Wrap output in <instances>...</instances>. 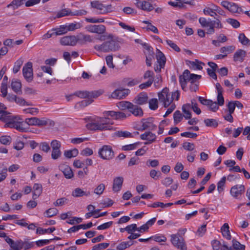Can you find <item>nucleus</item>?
<instances>
[{"instance_id":"obj_20","label":"nucleus","mask_w":250,"mask_h":250,"mask_svg":"<svg viewBox=\"0 0 250 250\" xmlns=\"http://www.w3.org/2000/svg\"><path fill=\"white\" fill-rule=\"evenodd\" d=\"M5 240L13 250H21L20 240L15 242L12 239L8 237H6Z\"/></svg>"},{"instance_id":"obj_51","label":"nucleus","mask_w":250,"mask_h":250,"mask_svg":"<svg viewBox=\"0 0 250 250\" xmlns=\"http://www.w3.org/2000/svg\"><path fill=\"white\" fill-rule=\"evenodd\" d=\"M11 138L9 136H2L0 137V142L4 145H8L11 142Z\"/></svg>"},{"instance_id":"obj_11","label":"nucleus","mask_w":250,"mask_h":250,"mask_svg":"<svg viewBox=\"0 0 250 250\" xmlns=\"http://www.w3.org/2000/svg\"><path fill=\"white\" fill-rule=\"evenodd\" d=\"M86 30L92 33L98 34H103L105 32V27L102 24L99 25H89L85 27Z\"/></svg>"},{"instance_id":"obj_44","label":"nucleus","mask_w":250,"mask_h":250,"mask_svg":"<svg viewBox=\"0 0 250 250\" xmlns=\"http://www.w3.org/2000/svg\"><path fill=\"white\" fill-rule=\"evenodd\" d=\"M105 189V185L104 184H99L94 190V193L98 195H102Z\"/></svg>"},{"instance_id":"obj_13","label":"nucleus","mask_w":250,"mask_h":250,"mask_svg":"<svg viewBox=\"0 0 250 250\" xmlns=\"http://www.w3.org/2000/svg\"><path fill=\"white\" fill-rule=\"evenodd\" d=\"M77 42V38L74 36H65L60 40V43L63 45L74 46L76 44Z\"/></svg>"},{"instance_id":"obj_47","label":"nucleus","mask_w":250,"mask_h":250,"mask_svg":"<svg viewBox=\"0 0 250 250\" xmlns=\"http://www.w3.org/2000/svg\"><path fill=\"white\" fill-rule=\"evenodd\" d=\"M17 104H19L20 105H27V106H31L32 105V104L31 103H28L25 101V100L21 97H16L15 101Z\"/></svg>"},{"instance_id":"obj_10","label":"nucleus","mask_w":250,"mask_h":250,"mask_svg":"<svg viewBox=\"0 0 250 250\" xmlns=\"http://www.w3.org/2000/svg\"><path fill=\"white\" fill-rule=\"evenodd\" d=\"M245 190V188L244 185H236L231 188L230 193L232 196L237 199L244 193Z\"/></svg>"},{"instance_id":"obj_16","label":"nucleus","mask_w":250,"mask_h":250,"mask_svg":"<svg viewBox=\"0 0 250 250\" xmlns=\"http://www.w3.org/2000/svg\"><path fill=\"white\" fill-rule=\"evenodd\" d=\"M55 125V123L53 121H52L46 118H41L37 119V125L38 126H45L49 125L53 126Z\"/></svg>"},{"instance_id":"obj_2","label":"nucleus","mask_w":250,"mask_h":250,"mask_svg":"<svg viewBox=\"0 0 250 250\" xmlns=\"http://www.w3.org/2000/svg\"><path fill=\"white\" fill-rule=\"evenodd\" d=\"M199 22L202 27H208L207 29V34H213L215 32V28L221 29L223 27L219 17L213 21H208L205 18L202 17L199 18Z\"/></svg>"},{"instance_id":"obj_40","label":"nucleus","mask_w":250,"mask_h":250,"mask_svg":"<svg viewBox=\"0 0 250 250\" xmlns=\"http://www.w3.org/2000/svg\"><path fill=\"white\" fill-rule=\"evenodd\" d=\"M72 11L69 9H63L58 12L57 18H59L65 16H71Z\"/></svg>"},{"instance_id":"obj_45","label":"nucleus","mask_w":250,"mask_h":250,"mask_svg":"<svg viewBox=\"0 0 250 250\" xmlns=\"http://www.w3.org/2000/svg\"><path fill=\"white\" fill-rule=\"evenodd\" d=\"M238 39L239 42L243 45H248L250 43V40L246 37L244 33L240 34Z\"/></svg>"},{"instance_id":"obj_14","label":"nucleus","mask_w":250,"mask_h":250,"mask_svg":"<svg viewBox=\"0 0 250 250\" xmlns=\"http://www.w3.org/2000/svg\"><path fill=\"white\" fill-rule=\"evenodd\" d=\"M148 96L146 93L142 92L138 94L134 99V103L137 104L142 105L147 103Z\"/></svg>"},{"instance_id":"obj_17","label":"nucleus","mask_w":250,"mask_h":250,"mask_svg":"<svg viewBox=\"0 0 250 250\" xmlns=\"http://www.w3.org/2000/svg\"><path fill=\"white\" fill-rule=\"evenodd\" d=\"M189 74V71L187 69L184 71L183 75L179 77V82L183 89H184L187 85V81H188Z\"/></svg>"},{"instance_id":"obj_60","label":"nucleus","mask_w":250,"mask_h":250,"mask_svg":"<svg viewBox=\"0 0 250 250\" xmlns=\"http://www.w3.org/2000/svg\"><path fill=\"white\" fill-rule=\"evenodd\" d=\"M37 117H32L30 118H26L25 120V124L28 125H37Z\"/></svg>"},{"instance_id":"obj_23","label":"nucleus","mask_w":250,"mask_h":250,"mask_svg":"<svg viewBox=\"0 0 250 250\" xmlns=\"http://www.w3.org/2000/svg\"><path fill=\"white\" fill-rule=\"evenodd\" d=\"M156 59L157 62L159 64V66L161 67H164L166 63V59L164 54L158 49H157Z\"/></svg>"},{"instance_id":"obj_7","label":"nucleus","mask_w":250,"mask_h":250,"mask_svg":"<svg viewBox=\"0 0 250 250\" xmlns=\"http://www.w3.org/2000/svg\"><path fill=\"white\" fill-rule=\"evenodd\" d=\"M91 5L93 8L99 10L100 14H105L113 11L111 4L105 5L99 1H91Z\"/></svg>"},{"instance_id":"obj_56","label":"nucleus","mask_w":250,"mask_h":250,"mask_svg":"<svg viewBox=\"0 0 250 250\" xmlns=\"http://www.w3.org/2000/svg\"><path fill=\"white\" fill-rule=\"evenodd\" d=\"M58 212V210L57 208H53L47 209L45 213L47 217H51L54 215H56Z\"/></svg>"},{"instance_id":"obj_31","label":"nucleus","mask_w":250,"mask_h":250,"mask_svg":"<svg viewBox=\"0 0 250 250\" xmlns=\"http://www.w3.org/2000/svg\"><path fill=\"white\" fill-rule=\"evenodd\" d=\"M67 25H62L57 29H52V31H54L55 36L61 35L67 33L68 31Z\"/></svg>"},{"instance_id":"obj_50","label":"nucleus","mask_w":250,"mask_h":250,"mask_svg":"<svg viewBox=\"0 0 250 250\" xmlns=\"http://www.w3.org/2000/svg\"><path fill=\"white\" fill-rule=\"evenodd\" d=\"M183 117V115H182L180 111L176 110L173 114L174 123L178 124L182 120Z\"/></svg>"},{"instance_id":"obj_28","label":"nucleus","mask_w":250,"mask_h":250,"mask_svg":"<svg viewBox=\"0 0 250 250\" xmlns=\"http://www.w3.org/2000/svg\"><path fill=\"white\" fill-rule=\"evenodd\" d=\"M191 109L190 104H184L182 106V111L184 113L183 116L186 119H189L191 118V113L190 111Z\"/></svg>"},{"instance_id":"obj_49","label":"nucleus","mask_w":250,"mask_h":250,"mask_svg":"<svg viewBox=\"0 0 250 250\" xmlns=\"http://www.w3.org/2000/svg\"><path fill=\"white\" fill-rule=\"evenodd\" d=\"M0 114H1L0 120L6 123L11 119V116L9 113H7L3 110H2V112Z\"/></svg>"},{"instance_id":"obj_41","label":"nucleus","mask_w":250,"mask_h":250,"mask_svg":"<svg viewBox=\"0 0 250 250\" xmlns=\"http://www.w3.org/2000/svg\"><path fill=\"white\" fill-rule=\"evenodd\" d=\"M235 49V47L230 45L228 46L222 47L220 48V51L223 54H226L227 55L228 53H229L233 51Z\"/></svg>"},{"instance_id":"obj_61","label":"nucleus","mask_w":250,"mask_h":250,"mask_svg":"<svg viewBox=\"0 0 250 250\" xmlns=\"http://www.w3.org/2000/svg\"><path fill=\"white\" fill-rule=\"evenodd\" d=\"M161 173L160 171H157L155 169H152L150 171V176L154 180H157L161 176Z\"/></svg>"},{"instance_id":"obj_29","label":"nucleus","mask_w":250,"mask_h":250,"mask_svg":"<svg viewBox=\"0 0 250 250\" xmlns=\"http://www.w3.org/2000/svg\"><path fill=\"white\" fill-rule=\"evenodd\" d=\"M156 127V126L153 125L150 120H147L142 122L141 130H145L147 129L154 130Z\"/></svg>"},{"instance_id":"obj_12","label":"nucleus","mask_w":250,"mask_h":250,"mask_svg":"<svg viewBox=\"0 0 250 250\" xmlns=\"http://www.w3.org/2000/svg\"><path fill=\"white\" fill-rule=\"evenodd\" d=\"M103 92L104 91L101 89L88 91V100L82 101V104L85 106H86L90 104L93 102V100L91 99L97 98V97L101 95L103 93Z\"/></svg>"},{"instance_id":"obj_59","label":"nucleus","mask_w":250,"mask_h":250,"mask_svg":"<svg viewBox=\"0 0 250 250\" xmlns=\"http://www.w3.org/2000/svg\"><path fill=\"white\" fill-rule=\"evenodd\" d=\"M23 111L26 113H29L32 115H36L39 113V109L37 108H28L23 109Z\"/></svg>"},{"instance_id":"obj_19","label":"nucleus","mask_w":250,"mask_h":250,"mask_svg":"<svg viewBox=\"0 0 250 250\" xmlns=\"http://www.w3.org/2000/svg\"><path fill=\"white\" fill-rule=\"evenodd\" d=\"M33 193L32 198L34 200L38 198L42 191V186L40 184H35L33 186Z\"/></svg>"},{"instance_id":"obj_53","label":"nucleus","mask_w":250,"mask_h":250,"mask_svg":"<svg viewBox=\"0 0 250 250\" xmlns=\"http://www.w3.org/2000/svg\"><path fill=\"white\" fill-rule=\"evenodd\" d=\"M191 108L193 111L195 112L197 114L199 115L201 113V111L197 106V104L196 103L195 100H192L191 101Z\"/></svg>"},{"instance_id":"obj_25","label":"nucleus","mask_w":250,"mask_h":250,"mask_svg":"<svg viewBox=\"0 0 250 250\" xmlns=\"http://www.w3.org/2000/svg\"><path fill=\"white\" fill-rule=\"evenodd\" d=\"M246 52L245 51L239 49L237 50L234 54L233 59L235 62H243L246 56Z\"/></svg>"},{"instance_id":"obj_42","label":"nucleus","mask_w":250,"mask_h":250,"mask_svg":"<svg viewBox=\"0 0 250 250\" xmlns=\"http://www.w3.org/2000/svg\"><path fill=\"white\" fill-rule=\"evenodd\" d=\"M25 124L23 122H17L15 128L21 132H25L27 128L24 127Z\"/></svg>"},{"instance_id":"obj_36","label":"nucleus","mask_w":250,"mask_h":250,"mask_svg":"<svg viewBox=\"0 0 250 250\" xmlns=\"http://www.w3.org/2000/svg\"><path fill=\"white\" fill-rule=\"evenodd\" d=\"M226 181V177H223L217 183V190L219 193H221L224 189V187Z\"/></svg>"},{"instance_id":"obj_6","label":"nucleus","mask_w":250,"mask_h":250,"mask_svg":"<svg viewBox=\"0 0 250 250\" xmlns=\"http://www.w3.org/2000/svg\"><path fill=\"white\" fill-rule=\"evenodd\" d=\"M98 153L101 158L106 160L112 159L114 155L112 147L106 145L99 150Z\"/></svg>"},{"instance_id":"obj_34","label":"nucleus","mask_w":250,"mask_h":250,"mask_svg":"<svg viewBox=\"0 0 250 250\" xmlns=\"http://www.w3.org/2000/svg\"><path fill=\"white\" fill-rule=\"evenodd\" d=\"M204 122L208 127H216L218 125V122L214 119H207L204 120Z\"/></svg>"},{"instance_id":"obj_55","label":"nucleus","mask_w":250,"mask_h":250,"mask_svg":"<svg viewBox=\"0 0 250 250\" xmlns=\"http://www.w3.org/2000/svg\"><path fill=\"white\" fill-rule=\"evenodd\" d=\"M21 250L24 249V250H27L32 248L33 244L31 242L27 241H22L20 240Z\"/></svg>"},{"instance_id":"obj_26","label":"nucleus","mask_w":250,"mask_h":250,"mask_svg":"<svg viewBox=\"0 0 250 250\" xmlns=\"http://www.w3.org/2000/svg\"><path fill=\"white\" fill-rule=\"evenodd\" d=\"M140 138L143 140L156 141V135L151 132H146L140 135Z\"/></svg>"},{"instance_id":"obj_5","label":"nucleus","mask_w":250,"mask_h":250,"mask_svg":"<svg viewBox=\"0 0 250 250\" xmlns=\"http://www.w3.org/2000/svg\"><path fill=\"white\" fill-rule=\"evenodd\" d=\"M120 106L123 108H126L136 116H143V112L142 108L137 105L132 104L128 102H123L120 103Z\"/></svg>"},{"instance_id":"obj_48","label":"nucleus","mask_w":250,"mask_h":250,"mask_svg":"<svg viewBox=\"0 0 250 250\" xmlns=\"http://www.w3.org/2000/svg\"><path fill=\"white\" fill-rule=\"evenodd\" d=\"M203 12L206 15H209L211 17H215L217 16L216 10H213L210 7H207L203 10Z\"/></svg>"},{"instance_id":"obj_37","label":"nucleus","mask_w":250,"mask_h":250,"mask_svg":"<svg viewBox=\"0 0 250 250\" xmlns=\"http://www.w3.org/2000/svg\"><path fill=\"white\" fill-rule=\"evenodd\" d=\"M23 62L22 59H20L18 60L14 63V65L13 68V72L14 73L16 74L20 70L21 65H22Z\"/></svg>"},{"instance_id":"obj_52","label":"nucleus","mask_w":250,"mask_h":250,"mask_svg":"<svg viewBox=\"0 0 250 250\" xmlns=\"http://www.w3.org/2000/svg\"><path fill=\"white\" fill-rule=\"evenodd\" d=\"M68 31H74L76 29H79L82 27L81 23L79 22H74L67 25Z\"/></svg>"},{"instance_id":"obj_63","label":"nucleus","mask_w":250,"mask_h":250,"mask_svg":"<svg viewBox=\"0 0 250 250\" xmlns=\"http://www.w3.org/2000/svg\"><path fill=\"white\" fill-rule=\"evenodd\" d=\"M227 22L231 24L234 28H238L240 26L239 22L233 19L229 18L227 19Z\"/></svg>"},{"instance_id":"obj_62","label":"nucleus","mask_w":250,"mask_h":250,"mask_svg":"<svg viewBox=\"0 0 250 250\" xmlns=\"http://www.w3.org/2000/svg\"><path fill=\"white\" fill-rule=\"evenodd\" d=\"M149 107L152 110H156L158 108V101L156 99H152L149 101Z\"/></svg>"},{"instance_id":"obj_33","label":"nucleus","mask_w":250,"mask_h":250,"mask_svg":"<svg viewBox=\"0 0 250 250\" xmlns=\"http://www.w3.org/2000/svg\"><path fill=\"white\" fill-rule=\"evenodd\" d=\"M79 153L78 150L74 148L72 150H66L64 152V155L67 158H71L76 157Z\"/></svg>"},{"instance_id":"obj_38","label":"nucleus","mask_w":250,"mask_h":250,"mask_svg":"<svg viewBox=\"0 0 250 250\" xmlns=\"http://www.w3.org/2000/svg\"><path fill=\"white\" fill-rule=\"evenodd\" d=\"M116 135L119 137L132 138V133L127 131H118L115 133Z\"/></svg>"},{"instance_id":"obj_43","label":"nucleus","mask_w":250,"mask_h":250,"mask_svg":"<svg viewBox=\"0 0 250 250\" xmlns=\"http://www.w3.org/2000/svg\"><path fill=\"white\" fill-rule=\"evenodd\" d=\"M133 245L131 242H122L117 246L118 250H124Z\"/></svg>"},{"instance_id":"obj_21","label":"nucleus","mask_w":250,"mask_h":250,"mask_svg":"<svg viewBox=\"0 0 250 250\" xmlns=\"http://www.w3.org/2000/svg\"><path fill=\"white\" fill-rule=\"evenodd\" d=\"M127 94L125 93V90L116 89L111 94V97L114 99H123Z\"/></svg>"},{"instance_id":"obj_46","label":"nucleus","mask_w":250,"mask_h":250,"mask_svg":"<svg viewBox=\"0 0 250 250\" xmlns=\"http://www.w3.org/2000/svg\"><path fill=\"white\" fill-rule=\"evenodd\" d=\"M184 239L183 238H180L179 234H172L171 235V242L172 245L175 247L177 245L181 240Z\"/></svg>"},{"instance_id":"obj_58","label":"nucleus","mask_w":250,"mask_h":250,"mask_svg":"<svg viewBox=\"0 0 250 250\" xmlns=\"http://www.w3.org/2000/svg\"><path fill=\"white\" fill-rule=\"evenodd\" d=\"M139 143H136L132 144L127 145L125 146H124L122 147V149L124 151H127L133 150L136 148L137 146L139 145Z\"/></svg>"},{"instance_id":"obj_30","label":"nucleus","mask_w":250,"mask_h":250,"mask_svg":"<svg viewBox=\"0 0 250 250\" xmlns=\"http://www.w3.org/2000/svg\"><path fill=\"white\" fill-rule=\"evenodd\" d=\"M21 84L18 80H13L11 83V88L16 93L21 91Z\"/></svg>"},{"instance_id":"obj_27","label":"nucleus","mask_w":250,"mask_h":250,"mask_svg":"<svg viewBox=\"0 0 250 250\" xmlns=\"http://www.w3.org/2000/svg\"><path fill=\"white\" fill-rule=\"evenodd\" d=\"M221 232L224 237L228 240H230L231 236L229 230V226L228 223H225L221 228Z\"/></svg>"},{"instance_id":"obj_3","label":"nucleus","mask_w":250,"mask_h":250,"mask_svg":"<svg viewBox=\"0 0 250 250\" xmlns=\"http://www.w3.org/2000/svg\"><path fill=\"white\" fill-rule=\"evenodd\" d=\"M120 48L118 42L113 40L106 41L101 45H96L94 48L97 50L104 52H109L110 51H116Z\"/></svg>"},{"instance_id":"obj_32","label":"nucleus","mask_w":250,"mask_h":250,"mask_svg":"<svg viewBox=\"0 0 250 250\" xmlns=\"http://www.w3.org/2000/svg\"><path fill=\"white\" fill-rule=\"evenodd\" d=\"M26 0H13L10 4L7 5V7L10 8L12 7L13 9H16L21 5H22L24 1H25Z\"/></svg>"},{"instance_id":"obj_8","label":"nucleus","mask_w":250,"mask_h":250,"mask_svg":"<svg viewBox=\"0 0 250 250\" xmlns=\"http://www.w3.org/2000/svg\"><path fill=\"white\" fill-rule=\"evenodd\" d=\"M22 74L24 79L28 83H31L33 79L32 63L28 62L22 68Z\"/></svg>"},{"instance_id":"obj_57","label":"nucleus","mask_w":250,"mask_h":250,"mask_svg":"<svg viewBox=\"0 0 250 250\" xmlns=\"http://www.w3.org/2000/svg\"><path fill=\"white\" fill-rule=\"evenodd\" d=\"M68 199L66 198L62 197L60 199H57L56 202L53 203L54 206H63V205L67 203Z\"/></svg>"},{"instance_id":"obj_22","label":"nucleus","mask_w":250,"mask_h":250,"mask_svg":"<svg viewBox=\"0 0 250 250\" xmlns=\"http://www.w3.org/2000/svg\"><path fill=\"white\" fill-rule=\"evenodd\" d=\"M77 42H80L82 43H85L86 42H93V39L89 35H85L83 33L79 34L77 36Z\"/></svg>"},{"instance_id":"obj_15","label":"nucleus","mask_w":250,"mask_h":250,"mask_svg":"<svg viewBox=\"0 0 250 250\" xmlns=\"http://www.w3.org/2000/svg\"><path fill=\"white\" fill-rule=\"evenodd\" d=\"M124 181L123 177H117L113 180V190L115 192L119 191L121 190Z\"/></svg>"},{"instance_id":"obj_4","label":"nucleus","mask_w":250,"mask_h":250,"mask_svg":"<svg viewBox=\"0 0 250 250\" xmlns=\"http://www.w3.org/2000/svg\"><path fill=\"white\" fill-rule=\"evenodd\" d=\"M158 97L159 101L163 103L165 107H168L174 100L171 93L169 92V89L167 87L164 88L161 92L158 93Z\"/></svg>"},{"instance_id":"obj_1","label":"nucleus","mask_w":250,"mask_h":250,"mask_svg":"<svg viewBox=\"0 0 250 250\" xmlns=\"http://www.w3.org/2000/svg\"><path fill=\"white\" fill-rule=\"evenodd\" d=\"M113 121L109 117H96L91 123L86 125V127L88 129L93 130H111L113 128Z\"/></svg>"},{"instance_id":"obj_35","label":"nucleus","mask_w":250,"mask_h":250,"mask_svg":"<svg viewBox=\"0 0 250 250\" xmlns=\"http://www.w3.org/2000/svg\"><path fill=\"white\" fill-rule=\"evenodd\" d=\"M55 230V228H50L47 229H44L42 228H38L36 229V233L37 234H43L45 233H51Z\"/></svg>"},{"instance_id":"obj_64","label":"nucleus","mask_w":250,"mask_h":250,"mask_svg":"<svg viewBox=\"0 0 250 250\" xmlns=\"http://www.w3.org/2000/svg\"><path fill=\"white\" fill-rule=\"evenodd\" d=\"M206 230V225L204 224L199 228L196 232V235L199 237H202L205 233Z\"/></svg>"},{"instance_id":"obj_24","label":"nucleus","mask_w":250,"mask_h":250,"mask_svg":"<svg viewBox=\"0 0 250 250\" xmlns=\"http://www.w3.org/2000/svg\"><path fill=\"white\" fill-rule=\"evenodd\" d=\"M60 168L66 178L71 179L73 177V172L70 167L68 166H64L61 167Z\"/></svg>"},{"instance_id":"obj_18","label":"nucleus","mask_w":250,"mask_h":250,"mask_svg":"<svg viewBox=\"0 0 250 250\" xmlns=\"http://www.w3.org/2000/svg\"><path fill=\"white\" fill-rule=\"evenodd\" d=\"M91 195L90 191H85L80 188H75L72 193V195L75 197H80L83 196H89Z\"/></svg>"},{"instance_id":"obj_39","label":"nucleus","mask_w":250,"mask_h":250,"mask_svg":"<svg viewBox=\"0 0 250 250\" xmlns=\"http://www.w3.org/2000/svg\"><path fill=\"white\" fill-rule=\"evenodd\" d=\"M232 249L234 250H245V246L241 244L238 241L232 240Z\"/></svg>"},{"instance_id":"obj_54","label":"nucleus","mask_w":250,"mask_h":250,"mask_svg":"<svg viewBox=\"0 0 250 250\" xmlns=\"http://www.w3.org/2000/svg\"><path fill=\"white\" fill-rule=\"evenodd\" d=\"M74 95L81 98L88 99V91H78L74 93Z\"/></svg>"},{"instance_id":"obj_9","label":"nucleus","mask_w":250,"mask_h":250,"mask_svg":"<svg viewBox=\"0 0 250 250\" xmlns=\"http://www.w3.org/2000/svg\"><path fill=\"white\" fill-rule=\"evenodd\" d=\"M134 4L139 9L146 12L152 11L154 7L147 0H135Z\"/></svg>"}]
</instances>
